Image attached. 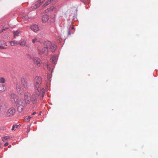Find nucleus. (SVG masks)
<instances>
[{
  "label": "nucleus",
  "mask_w": 158,
  "mask_h": 158,
  "mask_svg": "<svg viewBox=\"0 0 158 158\" xmlns=\"http://www.w3.org/2000/svg\"><path fill=\"white\" fill-rule=\"evenodd\" d=\"M40 93H36L33 94L31 97V95L28 92L25 93L24 95V100L25 103L27 104H29L31 102L32 103H35L37 101L38 96L40 97L41 99H42L45 94V90L42 89Z\"/></svg>",
  "instance_id": "nucleus-1"
},
{
  "label": "nucleus",
  "mask_w": 158,
  "mask_h": 158,
  "mask_svg": "<svg viewBox=\"0 0 158 158\" xmlns=\"http://www.w3.org/2000/svg\"><path fill=\"white\" fill-rule=\"evenodd\" d=\"M45 47L43 48L42 49H39L38 52L41 55H47L48 52V48L50 49L52 52H54L56 49V45L54 44H52L49 41H46L45 43Z\"/></svg>",
  "instance_id": "nucleus-2"
},
{
  "label": "nucleus",
  "mask_w": 158,
  "mask_h": 158,
  "mask_svg": "<svg viewBox=\"0 0 158 158\" xmlns=\"http://www.w3.org/2000/svg\"><path fill=\"white\" fill-rule=\"evenodd\" d=\"M41 78L38 77H36L34 79L35 87L36 90V93H40L41 90L42 89H44L41 88Z\"/></svg>",
  "instance_id": "nucleus-3"
},
{
  "label": "nucleus",
  "mask_w": 158,
  "mask_h": 158,
  "mask_svg": "<svg viewBox=\"0 0 158 158\" xmlns=\"http://www.w3.org/2000/svg\"><path fill=\"white\" fill-rule=\"evenodd\" d=\"M11 99L13 103H14L16 105H18V103L19 97L15 94H12L11 95Z\"/></svg>",
  "instance_id": "nucleus-4"
},
{
  "label": "nucleus",
  "mask_w": 158,
  "mask_h": 158,
  "mask_svg": "<svg viewBox=\"0 0 158 158\" xmlns=\"http://www.w3.org/2000/svg\"><path fill=\"white\" fill-rule=\"evenodd\" d=\"M16 90L19 94H23V89L21 87V85L19 83H17L15 85Z\"/></svg>",
  "instance_id": "nucleus-5"
},
{
  "label": "nucleus",
  "mask_w": 158,
  "mask_h": 158,
  "mask_svg": "<svg viewBox=\"0 0 158 158\" xmlns=\"http://www.w3.org/2000/svg\"><path fill=\"white\" fill-rule=\"evenodd\" d=\"M20 81L24 89H27L29 86V84L27 82L26 80L24 78H21Z\"/></svg>",
  "instance_id": "nucleus-6"
},
{
  "label": "nucleus",
  "mask_w": 158,
  "mask_h": 158,
  "mask_svg": "<svg viewBox=\"0 0 158 158\" xmlns=\"http://www.w3.org/2000/svg\"><path fill=\"white\" fill-rule=\"evenodd\" d=\"M15 110L14 108H11L7 111V115L8 116H12L15 114Z\"/></svg>",
  "instance_id": "nucleus-7"
},
{
  "label": "nucleus",
  "mask_w": 158,
  "mask_h": 158,
  "mask_svg": "<svg viewBox=\"0 0 158 158\" xmlns=\"http://www.w3.org/2000/svg\"><path fill=\"white\" fill-rule=\"evenodd\" d=\"M44 1V0H39L33 5L32 7H33L34 9H36L39 7Z\"/></svg>",
  "instance_id": "nucleus-8"
},
{
  "label": "nucleus",
  "mask_w": 158,
  "mask_h": 158,
  "mask_svg": "<svg viewBox=\"0 0 158 158\" xmlns=\"http://www.w3.org/2000/svg\"><path fill=\"white\" fill-rule=\"evenodd\" d=\"M30 28L34 32H36L39 30L38 26L35 24H34L31 26Z\"/></svg>",
  "instance_id": "nucleus-9"
},
{
  "label": "nucleus",
  "mask_w": 158,
  "mask_h": 158,
  "mask_svg": "<svg viewBox=\"0 0 158 158\" xmlns=\"http://www.w3.org/2000/svg\"><path fill=\"white\" fill-rule=\"evenodd\" d=\"M0 49H6V48L3 46V45L7 46V45L6 43L5 42L3 41H0Z\"/></svg>",
  "instance_id": "nucleus-10"
},
{
  "label": "nucleus",
  "mask_w": 158,
  "mask_h": 158,
  "mask_svg": "<svg viewBox=\"0 0 158 158\" xmlns=\"http://www.w3.org/2000/svg\"><path fill=\"white\" fill-rule=\"evenodd\" d=\"M18 43V44H19L21 46H26V41L24 40L21 39L19 40Z\"/></svg>",
  "instance_id": "nucleus-11"
},
{
  "label": "nucleus",
  "mask_w": 158,
  "mask_h": 158,
  "mask_svg": "<svg viewBox=\"0 0 158 158\" xmlns=\"http://www.w3.org/2000/svg\"><path fill=\"white\" fill-rule=\"evenodd\" d=\"M48 19L49 17L48 15H44L42 18L43 22L44 23H45L48 21Z\"/></svg>",
  "instance_id": "nucleus-12"
},
{
  "label": "nucleus",
  "mask_w": 158,
  "mask_h": 158,
  "mask_svg": "<svg viewBox=\"0 0 158 158\" xmlns=\"http://www.w3.org/2000/svg\"><path fill=\"white\" fill-rule=\"evenodd\" d=\"M6 89L5 86L0 83V93L4 91Z\"/></svg>",
  "instance_id": "nucleus-13"
},
{
  "label": "nucleus",
  "mask_w": 158,
  "mask_h": 158,
  "mask_svg": "<svg viewBox=\"0 0 158 158\" xmlns=\"http://www.w3.org/2000/svg\"><path fill=\"white\" fill-rule=\"evenodd\" d=\"M34 64L38 67H40L41 64L40 60H34Z\"/></svg>",
  "instance_id": "nucleus-14"
},
{
  "label": "nucleus",
  "mask_w": 158,
  "mask_h": 158,
  "mask_svg": "<svg viewBox=\"0 0 158 158\" xmlns=\"http://www.w3.org/2000/svg\"><path fill=\"white\" fill-rule=\"evenodd\" d=\"M24 109V106L19 105L18 107V111L19 112H21Z\"/></svg>",
  "instance_id": "nucleus-15"
},
{
  "label": "nucleus",
  "mask_w": 158,
  "mask_h": 158,
  "mask_svg": "<svg viewBox=\"0 0 158 158\" xmlns=\"http://www.w3.org/2000/svg\"><path fill=\"white\" fill-rule=\"evenodd\" d=\"M10 45L11 46H15L18 44L17 42L15 41V40L10 41Z\"/></svg>",
  "instance_id": "nucleus-16"
},
{
  "label": "nucleus",
  "mask_w": 158,
  "mask_h": 158,
  "mask_svg": "<svg viewBox=\"0 0 158 158\" xmlns=\"http://www.w3.org/2000/svg\"><path fill=\"white\" fill-rule=\"evenodd\" d=\"M58 58V56L56 55H52L51 56L50 59H57Z\"/></svg>",
  "instance_id": "nucleus-17"
},
{
  "label": "nucleus",
  "mask_w": 158,
  "mask_h": 158,
  "mask_svg": "<svg viewBox=\"0 0 158 158\" xmlns=\"http://www.w3.org/2000/svg\"><path fill=\"white\" fill-rule=\"evenodd\" d=\"M53 0H48L44 4V6H45L50 4Z\"/></svg>",
  "instance_id": "nucleus-18"
},
{
  "label": "nucleus",
  "mask_w": 158,
  "mask_h": 158,
  "mask_svg": "<svg viewBox=\"0 0 158 158\" xmlns=\"http://www.w3.org/2000/svg\"><path fill=\"white\" fill-rule=\"evenodd\" d=\"M10 138L9 136H5L2 138V140L3 142H5L6 140Z\"/></svg>",
  "instance_id": "nucleus-19"
},
{
  "label": "nucleus",
  "mask_w": 158,
  "mask_h": 158,
  "mask_svg": "<svg viewBox=\"0 0 158 158\" xmlns=\"http://www.w3.org/2000/svg\"><path fill=\"white\" fill-rule=\"evenodd\" d=\"M23 100H20L19 101H18V105H23L24 106V102H23Z\"/></svg>",
  "instance_id": "nucleus-20"
},
{
  "label": "nucleus",
  "mask_w": 158,
  "mask_h": 158,
  "mask_svg": "<svg viewBox=\"0 0 158 158\" xmlns=\"http://www.w3.org/2000/svg\"><path fill=\"white\" fill-rule=\"evenodd\" d=\"M31 118L32 117L29 116H27L25 117L24 119L26 121L28 122Z\"/></svg>",
  "instance_id": "nucleus-21"
},
{
  "label": "nucleus",
  "mask_w": 158,
  "mask_h": 158,
  "mask_svg": "<svg viewBox=\"0 0 158 158\" xmlns=\"http://www.w3.org/2000/svg\"><path fill=\"white\" fill-rule=\"evenodd\" d=\"M6 80L3 77L0 78V82L2 83H4L5 82Z\"/></svg>",
  "instance_id": "nucleus-22"
},
{
  "label": "nucleus",
  "mask_w": 158,
  "mask_h": 158,
  "mask_svg": "<svg viewBox=\"0 0 158 158\" xmlns=\"http://www.w3.org/2000/svg\"><path fill=\"white\" fill-rule=\"evenodd\" d=\"M19 31H14L13 33L14 34L15 37L16 36H18V34L19 33Z\"/></svg>",
  "instance_id": "nucleus-23"
},
{
  "label": "nucleus",
  "mask_w": 158,
  "mask_h": 158,
  "mask_svg": "<svg viewBox=\"0 0 158 158\" xmlns=\"http://www.w3.org/2000/svg\"><path fill=\"white\" fill-rule=\"evenodd\" d=\"M47 68H48V70H49V71H50L51 70V66H50V64L48 63L47 64Z\"/></svg>",
  "instance_id": "nucleus-24"
},
{
  "label": "nucleus",
  "mask_w": 158,
  "mask_h": 158,
  "mask_svg": "<svg viewBox=\"0 0 158 158\" xmlns=\"http://www.w3.org/2000/svg\"><path fill=\"white\" fill-rule=\"evenodd\" d=\"M26 58H27V59H31L32 57L30 55L28 54H27L26 55Z\"/></svg>",
  "instance_id": "nucleus-25"
},
{
  "label": "nucleus",
  "mask_w": 158,
  "mask_h": 158,
  "mask_svg": "<svg viewBox=\"0 0 158 158\" xmlns=\"http://www.w3.org/2000/svg\"><path fill=\"white\" fill-rule=\"evenodd\" d=\"M18 126L17 125H13L12 129V130H14L15 128H17Z\"/></svg>",
  "instance_id": "nucleus-26"
},
{
  "label": "nucleus",
  "mask_w": 158,
  "mask_h": 158,
  "mask_svg": "<svg viewBox=\"0 0 158 158\" xmlns=\"http://www.w3.org/2000/svg\"><path fill=\"white\" fill-rule=\"evenodd\" d=\"M37 40V39L35 38L33 40H32V43L34 44L35 43V41Z\"/></svg>",
  "instance_id": "nucleus-27"
},
{
  "label": "nucleus",
  "mask_w": 158,
  "mask_h": 158,
  "mask_svg": "<svg viewBox=\"0 0 158 158\" xmlns=\"http://www.w3.org/2000/svg\"><path fill=\"white\" fill-rule=\"evenodd\" d=\"M88 0H87V2H86V0H84V2L86 4H88L89 3V1H87Z\"/></svg>",
  "instance_id": "nucleus-28"
},
{
  "label": "nucleus",
  "mask_w": 158,
  "mask_h": 158,
  "mask_svg": "<svg viewBox=\"0 0 158 158\" xmlns=\"http://www.w3.org/2000/svg\"><path fill=\"white\" fill-rule=\"evenodd\" d=\"M51 78L50 75L49 74H48L47 75V78L48 80H49Z\"/></svg>",
  "instance_id": "nucleus-29"
},
{
  "label": "nucleus",
  "mask_w": 158,
  "mask_h": 158,
  "mask_svg": "<svg viewBox=\"0 0 158 158\" xmlns=\"http://www.w3.org/2000/svg\"><path fill=\"white\" fill-rule=\"evenodd\" d=\"M8 143H6L4 144V146L5 147H6L8 145Z\"/></svg>",
  "instance_id": "nucleus-30"
},
{
  "label": "nucleus",
  "mask_w": 158,
  "mask_h": 158,
  "mask_svg": "<svg viewBox=\"0 0 158 158\" xmlns=\"http://www.w3.org/2000/svg\"><path fill=\"white\" fill-rule=\"evenodd\" d=\"M36 114V112H34L32 113L31 115H34L35 114Z\"/></svg>",
  "instance_id": "nucleus-31"
},
{
  "label": "nucleus",
  "mask_w": 158,
  "mask_h": 158,
  "mask_svg": "<svg viewBox=\"0 0 158 158\" xmlns=\"http://www.w3.org/2000/svg\"><path fill=\"white\" fill-rule=\"evenodd\" d=\"M2 107V104L1 102H0V110H1V108Z\"/></svg>",
  "instance_id": "nucleus-32"
},
{
  "label": "nucleus",
  "mask_w": 158,
  "mask_h": 158,
  "mask_svg": "<svg viewBox=\"0 0 158 158\" xmlns=\"http://www.w3.org/2000/svg\"><path fill=\"white\" fill-rule=\"evenodd\" d=\"M68 34L69 35L71 34L70 31L69 30L68 31Z\"/></svg>",
  "instance_id": "nucleus-33"
},
{
  "label": "nucleus",
  "mask_w": 158,
  "mask_h": 158,
  "mask_svg": "<svg viewBox=\"0 0 158 158\" xmlns=\"http://www.w3.org/2000/svg\"><path fill=\"white\" fill-rule=\"evenodd\" d=\"M71 29H74V27H72Z\"/></svg>",
  "instance_id": "nucleus-34"
},
{
  "label": "nucleus",
  "mask_w": 158,
  "mask_h": 158,
  "mask_svg": "<svg viewBox=\"0 0 158 158\" xmlns=\"http://www.w3.org/2000/svg\"><path fill=\"white\" fill-rule=\"evenodd\" d=\"M53 8H54L53 7H52V10H53Z\"/></svg>",
  "instance_id": "nucleus-35"
},
{
  "label": "nucleus",
  "mask_w": 158,
  "mask_h": 158,
  "mask_svg": "<svg viewBox=\"0 0 158 158\" xmlns=\"http://www.w3.org/2000/svg\"><path fill=\"white\" fill-rule=\"evenodd\" d=\"M54 60H52V62H54Z\"/></svg>",
  "instance_id": "nucleus-36"
},
{
  "label": "nucleus",
  "mask_w": 158,
  "mask_h": 158,
  "mask_svg": "<svg viewBox=\"0 0 158 158\" xmlns=\"http://www.w3.org/2000/svg\"><path fill=\"white\" fill-rule=\"evenodd\" d=\"M6 29H3V30H6Z\"/></svg>",
  "instance_id": "nucleus-37"
}]
</instances>
